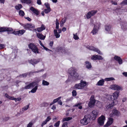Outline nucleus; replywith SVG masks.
Masks as SVG:
<instances>
[{"instance_id":"nucleus-13","label":"nucleus","mask_w":127,"mask_h":127,"mask_svg":"<svg viewBox=\"0 0 127 127\" xmlns=\"http://www.w3.org/2000/svg\"><path fill=\"white\" fill-rule=\"evenodd\" d=\"M40 61L39 59H33L28 61V62L30 64L34 66V65L39 63Z\"/></svg>"},{"instance_id":"nucleus-48","label":"nucleus","mask_w":127,"mask_h":127,"mask_svg":"<svg viewBox=\"0 0 127 127\" xmlns=\"http://www.w3.org/2000/svg\"><path fill=\"white\" fill-rule=\"evenodd\" d=\"M31 88L30 86V84L28 85L27 86H26L22 88V89H29Z\"/></svg>"},{"instance_id":"nucleus-34","label":"nucleus","mask_w":127,"mask_h":127,"mask_svg":"<svg viewBox=\"0 0 127 127\" xmlns=\"http://www.w3.org/2000/svg\"><path fill=\"white\" fill-rule=\"evenodd\" d=\"M120 5L123 6L125 5H127V0H124L120 3Z\"/></svg>"},{"instance_id":"nucleus-32","label":"nucleus","mask_w":127,"mask_h":127,"mask_svg":"<svg viewBox=\"0 0 127 127\" xmlns=\"http://www.w3.org/2000/svg\"><path fill=\"white\" fill-rule=\"evenodd\" d=\"M29 84L31 88H33L35 86L38 85V84L35 82H32L30 83Z\"/></svg>"},{"instance_id":"nucleus-18","label":"nucleus","mask_w":127,"mask_h":127,"mask_svg":"<svg viewBox=\"0 0 127 127\" xmlns=\"http://www.w3.org/2000/svg\"><path fill=\"white\" fill-rule=\"evenodd\" d=\"M92 60H102L103 59L102 57L98 55H94L91 58Z\"/></svg>"},{"instance_id":"nucleus-14","label":"nucleus","mask_w":127,"mask_h":127,"mask_svg":"<svg viewBox=\"0 0 127 127\" xmlns=\"http://www.w3.org/2000/svg\"><path fill=\"white\" fill-rule=\"evenodd\" d=\"M88 119V117L87 116H85L83 119H81L80 121L81 124L84 125H87L88 123L87 121Z\"/></svg>"},{"instance_id":"nucleus-58","label":"nucleus","mask_w":127,"mask_h":127,"mask_svg":"<svg viewBox=\"0 0 127 127\" xmlns=\"http://www.w3.org/2000/svg\"><path fill=\"white\" fill-rule=\"evenodd\" d=\"M73 37L75 40H77L79 39V37L76 35H74Z\"/></svg>"},{"instance_id":"nucleus-27","label":"nucleus","mask_w":127,"mask_h":127,"mask_svg":"<svg viewBox=\"0 0 127 127\" xmlns=\"http://www.w3.org/2000/svg\"><path fill=\"white\" fill-rule=\"evenodd\" d=\"M22 7V5L20 4H19L15 6V9L17 10H20Z\"/></svg>"},{"instance_id":"nucleus-61","label":"nucleus","mask_w":127,"mask_h":127,"mask_svg":"<svg viewBox=\"0 0 127 127\" xmlns=\"http://www.w3.org/2000/svg\"><path fill=\"white\" fill-rule=\"evenodd\" d=\"M72 97H71L69 98H68L66 99V101L67 102H68L69 101L72 100Z\"/></svg>"},{"instance_id":"nucleus-7","label":"nucleus","mask_w":127,"mask_h":127,"mask_svg":"<svg viewBox=\"0 0 127 127\" xmlns=\"http://www.w3.org/2000/svg\"><path fill=\"white\" fill-rule=\"evenodd\" d=\"M121 115L120 112L118 110L115 108L112 110V113L110 114L111 117H113L115 116H119Z\"/></svg>"},{"instance_id":"nucleus-25","label":"nucleus","mask_w":127,"mask_h":127,"mask_svg":"<svg viewBox=\"0 0 127 127\" xmlns=\"http://www.w3.org/2000/svg\"><path fill=\"white\" fill-rule=\"evenodd\" d=\"M114 105L115 102L114 101H113L111 103L109 104L106 107L108 108H112Z\"/></svg>"},{"instance_id":"nucleus-33","label":"nucleus","mask_w":127,"mask_h":127,"mask_svg":"<svg viewBox=\"0 0 127 127\" xmlns=\"http://www.w3.org/2000/svg\"><path fill=\"white\" fill-rule=\"evenodd\" d=\"M49 104L48 103H47L46 102H44L40 104V107H47V106Z\"/></svg>"},{"instance_id":"nucleus-15","label":"nucleus","mask_w":127,"mask_h":127,"mask_svg":"<svg viewBox=\"0 0 127 127\" xmlns=\"http://www.w3.org/2000/svg\"><path fill=\"white\" fill-rule=\"evenodd\" d=\"M113 122V119L112 118H108V120L104 127H108L111 125Z\"/></svg>"},{"instance_id":"nucleus-60","label":"nucleus","mask_w":127,"mask_h":127,"mask_svg":"<svg viewBox=\"0 0 127 127\" xmlns=\"http://www.w3.org/2000/svg\"><path fill=\"white\" fill-rule=\"evenodd\" d=\"M37 3L38 5H41L42 4L41 0H37Z\"/></svg>"},{"instance_id":"nucleus-11","label":"nucleus","mask_w":127,"mask_h":127,"mask_svg":"<svg viewBox=\"0 0 127 127\" xmlns=\"http://www.w3.org/2000/svg\"><path fill=\"white\" fill-rule=\"evenodd\" d=\"M13 29L9 27H0V32H11Z\"/></svg>"},{"instance_id":"nucleus-36","label":"nucleus","mask_w":127,"mask_h":127,"mask_svg":"<svg viewBox=\"0 0 127 127\" xmlns=\"http://www.w3.org/2000/svg\"><path fill=\"white\" fill-rule=\"evenodd\" d=\"M115 79L113 77L107 78L105 79V80L107 81H109L111 80H114Z\"/></svg>"},{"instance_id":"nucleus-49","label":"nucleus","mask_w":127,"mask_h":127,"mask_svg":"<svg viewBox=\"0 0 127 127\" xmlns=\"http://www.w3.org/2000/svg\"><path fill=\"white\" fill-rule=\"evenodd\" d=\"M72 95L73 96H75L77 95L76 92L75 90H73L72 92Z\"/></svg>"},{"instance_id":"nucleus-57","label":"nucleus","mask_w":127,"mask_h":127,"mask_svg":"<svg viewBox=\"0 0 127 127\" xmlns=\"http://www.w3.org/2000/svg\"><path fill=\"white\" fill-rule=\"evenodd\" d=\"M56 37L57 38H59L60 36V35L58 34V33H57L54 34Z\"/></svg>"},{"instance_id":"nucleus-37","label":"nucleus","mask_w":127,"mask_h":127,"mask_svg":"<svg viewBox=\"0 0 127 127\" xmlns=\"http://www.w3.org/2000/svg\"><path fill=\"white\" fill-rule=\"evenodd\" d=\"M19 13V15L22 16H23L25 15L24 12L22 10H20Z\"/></svg>"},{"instance_id":"nucleus-54","label":"nucleus","mask_w":127,"mask_h":127,"mask_svg":"<svg viewBox=\"0 0 127 127\" xmlns=\"http://www.w3.org/2000/svg\"><path fill=\"white\" fill-rule=\"evenodd\" d=\"M47 122L45 120L43 121L41 125V127H43L44 125L47 124Z\"/></svg>"},{"instance_id":"nucleus-63","label":"nucleus","mask_w":127,"mask_h":127,"mask_svg":"<svg viewBox=\"0 0 127 127\" xmlns=\"http://www.w3.org/2000/svg\"><path fill=\"white\" fill-rule=\"evenodd\" d=\"M63 47H59L58 48V50L59 51L61 50H62V51L63 48Z\"/></svg>"},{"instance_id":"nucleus-50","label":"nucleus","mask_w":127,"mask_h":127,"mask_svg":"<svg viewBox=\"0 0 127 127\" xmlns=\"http://www.w3.org/2000/svg\"><path fill=\"white\" fill-rule=\"evenodd\" d=\"M67 124V122H65L63 124L62 127H68Z\"/></svg>"},{"instance_id":"nucleus-10","label":"nucleus","mask_w":127,"mask_h":127,"mask_svg":"<svg viewBox=\"0 0 127 127\" xmlns=\"http://www.w3.org/2000/svg\"><path fill=\"white\" fill-rule=\"evenodd\" d=\"M99 112L96 110H93L92 112V119L93 120H95L97 117Z\"/></svg>"},{"instance_id":"nucleus-53","label":"nucleus","mask_w":127,"mask_h":127,"mask_svg":"<svg viewBox=\"0 0 127 127\" xmlns=\"http://www.w3.org/2000/svg\"><path fill=\"white\" fill-rule=\"evenodd\" d=\"M19 31H14L13 32V33L15 35H19Z\"/></svg>"},{"instance_id":"nucleus-64","label":"nucleus","mask_w":127,"mask_h":127,"mask_svg":"<svg viewBox=\"0 0 127 127\" xmlns=\"http://www.w3.org/2000/svg\"><path fill=\"white\" fill-rule=\"evenodd\" d=\"M125 76L127 77V72H123L122 73Z\"/></svg>"},{"instance_id":"nucleus-62","label":"nucleus","mask_w":127,"mask_h":127,"mask_svg":"<svg viewBox=\"0 0 127 127\" xmlns=\"http://www.w3.org/2000/svg\"><path fill=\"white\" fill-rule=\"evenodd\" d=\"M26 3L27 4H30L31 2V0H27V1H26Z\"/></svg>"},{"instance_id":"nucleus-35","label":"nucleus","mask_w":127,"mask_h":127,"mask_svg":"<svg viewBox=\"0 0 127 127\" xmlns=\"http://www.w3.org/2000/svg\"><path fill=\"white\" fill-rule=\"evenodd\" d=\"M26 32V31L25 30H22L19 31V35H21L23 34Z\"/></svg>"},{"instance_id":"nucleus-45","label":"nucleus","mask_w":127,"mask_h":127,"mask_svg":"<svg viewBox=\"0 0 127 127\" xmlns=\"http://www.w3.org/2000/svg\"><path fill=\"white\" fill-rule=\"evenodd\" d=\"M60 121H57L56 122L55 124L54 125V126L56 127H59L60 125Z\"/></svg>"},{"instance_id":"nucleus-3","label":"nucleus","mask_w":127,"mask_h":127,"mask_svg":"<svg viewBox=\"0 0 127 127\" xmlns=\"http://www.w3.org/2000/svg\"><path fill=\"white\" fill-rule=\"evenodd\" d=\"M86 83L85 81L81 80L80 83L76 84L74 86V88L78 89H81L86 85Z\"/></svg>"},{"instance_id":"nucleus-9","label":"nucleus","mask_w":127,"mask_h":127,"mask_svg":"<svg viewBox=\"0 0 127 127\" xmlns=\"http://www.w3.org/2000/svg\"><path fill=\"white\" fill-rule=\"evenodd\" d=\"M97 12V11L96 10H92L90 11H89L87 13L86 15L87 19H90L92 16L95 15Z\"/></svg>"},{"instance_id":"nucleus-28","label":"nucleus","mask_w":127,"mask_h":127,"mask_svg":"<svg viewBox=\"0 0 127 127\" xmlns=\"http://www.w3.org/2000/svg\"><path fill=\"white\" fill-rule=\"evenodd\" d=\"M104 82V80L103 79L99 80L97 83V84L99 86L103 85Z\"/></svg>"},{"instance_id":"nucleus-38","label":"nucleus","mask_w":127,"mask_h":127,"mask_svg":"<svg viewBox=\"0 0 127 127\" xmlns=\"http://www.w3.org/2000/svg\"><path fill=\"white\" fill-rule=\"evenodd\" d=\"M28 74V73H25L19 75V77H26Z\"/></svg>"},{"instance_id":"nucleus-23","label":"nucleus","mask_w":127,"mask_h":127,"mask_svg":"<svg viewBox=\"0 0 127 127\" xmlns=\"http://www.w3.org/2000/svg\"><path fill=\"white\" fill-rule=\"evenodd\" d=\"M120 25L121 26V28L124 31H125L127 30V28H126V26L127 24L126 23L124 22H122L120 23Z\"/></svg>"},{"instance_id":"nucleus-8","label":"nucleus","mask_w":127,"mask_h":127,"mask_svg":"<svg viewBox=\"0 0 127 127\" xmlns=\"http://www.w3.org/2000/svg\"><path fill=\"white\" fill-rule=\"evenodd\" d=\"M105 120V117L103 115H101L98 118V124L100 125H103L104 124V121Z\"/></svg>"},{"instance_id":"nucleus-2","label":"nucleus","mask_w":127,"mask_h":127,"mask_svg":"<svg viewBox=\"0 0 127 127\" xmlns=\"http://www.w3.org/2000/svg\"><path fill=\"white\" fill-rule=\"evenodd\" d=\"M28 46L29 48L35 53H39V49L37 46L34 44L33 43H30L28 45Z\"/></svg>"},{"instance_id":"nucleus-29","label":"nucleus","mask_w":127,"mask_h":127,"mask_svg":"<svg viewBox=\"0 0 127 127\" xmlns=\"http://www.w3.org/2000/svg\"><path fill=\"white\" fill-rule=\"evenodd\" d=\"M62 53H64L65 54H68L69 53L68 50L67 48H65L64 47L63 50L62 51Z\"/></svg>"},{"instance_id":"nucleus-4","label":"nucleus","mask_w":127,"mask_h":127,"mask_svg":"<svg viewBox=\"0 0 127 127\" xmlns=\"http://www.w3.org/2000/svg\"><path fill=\"white\" fill-rule=\"evenodd\" d=\"M96 100L95 99V96L94 95H92L91 96L90 101L89 102L88 105L90 108L92 107L95 105Z\"/></svg>"},{"instance_id":"nucleus-21","label":"nucleus","mask_w":127,"mask_h":127,"mask_svg":"<svg viewBox=\"0 0 127 127\" xmlns=\"http://www.w3.org/2000/svg\"><path fill=\"white\" fill-rule=\"evenodd\" d=\"M30 9L31 11L36 15H39V12L33 6H31Z\"/></svg>"},{"instance_id":"nucleus-43","label":"nucleus","mask_w":127,"mask_h":127,"mask_svg":"<svg viewBox=\"0 0 127 127\" xmlns=\"http://www.w3.org/2000/svg\"><path fill=\"white\" fill-rule=\"evenodd\" d=\"M56 28L57 29H58L59 28V23L58 21V20L57 19H56Z\"/></svg>"},{"instance_id":"nucleus-22","label":"nucleus","mask_w":127,"mask_h":127,"mask_svg":"<svg viewBox=\"0 0 127 127\" xmlns=\"http://www.w3.org/2000/svg\"><path fill=\"white\" fill-rule=\"evenodd\" d=\"M111 28V26L110 25H107L105 26V30L106 31L108 32L109 33L112 34V32L110 31Z\"/></svg>"},{"instance_id":"nucleus-17","label":"nucleus","mask_w":127,"mask_h":127,"mask_svg":"<svg viewBox=\"0 0 127 127\" xmlns=\"http://www.w3.org/2000/svg\"><path fill=\"white\" fill-rule=\"evenodd\" d=\"M114 59L118 62L119 64H121L123 63V61L121 58L118 56L115 55L114 57Z\"/></svg>"},{"instance_id":"nucleus-51","label":"nucleus","mask_w":127,"mask_h":127,"mask_svg":"<svg viewBox=\"0 0 127 127\" xmlns=\"http://www.w3.org/2000/svg\"><path fill=\"white\" fill-rule=\"evenodd\" d=\"M29 104L28 105L25 106V107H24L22 108L23 110H27L29 107Z\"/></svg>"},{"instance_id":"nucleus-5","label":"nucleus","mask_w":127,"mask_h":127,"mask_svg":"<svg viewBox=\"0 0 127 127\" xmlns=\"http://www.w3.org/2000/svg\"><path fill=\"white\" fill-rule=\"evenodd\" d=\"M23 26L24 28V29L29 30H31L32 29L35 27L34 25L32 24L27 23L25 24H23Z\"/></svg>"},{"instance_id":"nucleus-52","label":"nucleus","mask_w":127,"mask_h":127,"mask_svg":"<svg viewBox=\"0 0 127 127\" xmlns=\"http://www.w3.org/2000/svg\"><path fill=\"white\" fill-rule=\"evenodd\" d=\"M51 119V117L50 116H49L47 117L45 121H46V122H48Z\"/></svg>"},{"instance_id":"nucleus-47","label":"nucleus","mask_w":127,"mask_h":127,"mask_svg":"<svg viewBox=\"0 0 127 127\" xmlns=\"http://www.w3.org/2000/svg\"><path fill=\"white\" fill-rule=\"evenodd\" d=\"M21 98L19 97L18 98H16L14 97H13L12 100H15V101H20L21 100Z\"/></svg>"},{"instance_id":"nucleus-46","label":"nucleus","mask_w":127,"mask_h":127,"mask_svg":"<svg viewBox=\"0 0 127 127\" xmlns=\"http://www.w3.org/2000/svg\"><path fill=\"white\" fill-rule=\"evenodd\" d=\"M44 5L47 8H51L50 7V5L48 3H45L44 4Z\"/></svg>"},{"instance_id":"nucleus-24","label":"nucleus","mask_w":127,"mask_h":127,"mask_svg":"<svg viewBox=\"0 0 127 127\" xmlns=\"http://www.w3.org/2000/svg\"><path fill=\"white\" fill-rule=\"evenodd\" d=\"M36 36L38 38L41 40H44L46 37V36H44L42 34L39 33H37Z\"/></svg>"},{"instance_id":"nucleus-56","label":"nucleus","mask_w":127,"mask_h":127,"mask_svg":"<svg viewBox=\"0 0 127 127\" xmlns=\"http://www.w3.org/2000/svg\"><path fill=\"white\" fill-rule=\"evenodd\" d=\"M5 47V46L3 44H0V49H3Z\"/></svg>"},{"instance_id":"nucleus-30","label":"nucleus","mask_w":127,"mask_h":127,"mask_svg":"<svg viewBox=\"0 0 127 127\" xmlns=\"http://www.w3.org/2000/svg\"><path fill=\"white\" fill-rule=\"evenodd\" d=\"M38 85L35 86L34 88L32 89L30 91V92L32 93H35L38 88Z\"/></svg>"},{"instance_id":"nucleus-31","label":"nucleus","mask_w":127,"mask_h":127,"mask_svg":"<svg viewBox=\"0 0 127 127\" xmlns=\"http://www.w3.org/2000/svg\"><path fill=\"white\" fill-rule=\"evenodd\" d=\"M72 119V118L71 117H66L63 119V122H64L65 121H68L71 120Z\"/></svg>"},{"instance_id":"nucleus-55","label":"nucleus","mask_w":127,"mask_h":127,"mask_svg":"<svg viewBox=\"0 0 127 127\" xmlns=\"http://www.w3.org/2000/svg\"><path fill=\"white\" fill-rule=\"evenodd\" d=\"M44 71V70L43 69H42L41 70H39L37 71H35L33 72L34 73H38L39 72L43 71Z\"/></svg>"},{"instance_id":"nucleus-44","label":"nucleus","mask_w":127,"mask_h":127,"mask_svg":"<svg viewBox=\"0 0 127 127\" xmlns=\"http://www.w3.org/2000/svg\"><path fill=\"white\" fill-rule=\"evenodd\" d=\"M61 98V97H59L58 98L54 99L53 100V103H55L58 102V101Z\"/></svg>"},{"instance_id":"nucleus-12","label":"nucleus","mask_w":127,"mask_h":127,"mask_svg":"<svg viewBox=\"0 0 127 127\" xmlns=\"http://www.w3.org/2000/svg\"><path fill=\"white\" fill-rule=\"evenodd\" d=\"M87 48L90 50L96 52L99 54L101 55L102 54V53L99 49L93 46H89L87 47Z\"/></svg>"},{"instance_id":"nucleus-39","label":"nucleus","mask_w":127,"mask_h":127,"mask_svg":"<svg viewBox=\"0 0 127 127\" xmlns=\"http://www.w3.org/2000/svg\"><path fill=\"white\" fill-rule=\"evenodd\" d=\"M51 11V8H47L46 9H45L44 11V12L45 13H48L49 12H50Z\"/></svg>"},{"instance_id":"nucleus-20","label":"nucleus","mask_w":127,"mask_h":127,"mask_svg":"<svg viewBox=\"0 0 127 127\" xmlns=\"http://www.w3.org/2000/svg\"><path fill=\"white\" fill-rule=\"evenodd\" d=\"M30 9L31 11L36 15H39V12L33 6H31Z\"/></svg>"},{"instance_id":"nucleus-6","label":"nucleus","mask_w":127,"mask_h":127,"mask_svg":"<svg viewBox=\"0 0 127 127\" xmlns=\"http://www.w3.org/2000/svg\"><path fill=\"white\" fill-rule=\"evenodd\" d=\"M119 94V92L117 91L114 92L112 95H110L109 96V98L110 99V100H112L113 101L116 99L118 97Z\"/></svg>"},{"instance_id":"nucleus-59","label":"nucleus","mask_w":127,"mask_h":127,"mask_svg":"<svg viewBox=\"0 0 127 127\" xmlns=\"http://www.w3.org/2000/svg\"><path fill=\"white\" fill-rule=\"evenodd\" d=\"M32 124L31 122H30L28 125L27 127H32Z\"/></svg>"},{"instance_id":"nucleus-40","label":"nucleus","mask_w":127,"mask_h":127,"mask_svg":"<svg viewBox=\"0 0 127 127\" xmlns=\"http://www.w3.org/2000/svg\"><path fill=\"white\" fill-rule=\"evenodd\" d=\"M42 84L43 85L45 86H47L49 84V82L44 80H43V81Z\"/></svg>"},{"instance_id":"nucleus-1","label":"nucleus","mask_w":127,"mask_h":127,"mask_svg":"<svg viewBox=\"0 0 127 127\" xmlns=\"http://www.w3.org/2000/svg\"><path fill=\"white\" fill-rule=\"evenodd\" d=\"M76 71V69L74 67H71L69 69L68 73L73 79L77 78L79 76Z\"/></svg>"},{"instance_id":"nucleus-42","label":"nucleus","mask_w":127,"mask_h":127,"mask_svg":"<svg viewBox=\"0 0 127 127\" xmlns=\"http://www.w3.org/2000/svg\"><path fill=\"white\" fill-rule=\"evenodd\" d=\"M97 31V29L94 28L93 30L91 32V33H92L93 34H95Z\"/></svg>"},{"instance_id":"nucleus-19","label":"nucleus","mask_w":127,"mask_h":127,"mask_svg":"<svg viewBox=\"0 0 127 127\" xmlns=\"http://www.w3.org/2000/svg\"><path fill=\"white\" fill-rule=\"evenodd\" d=\"M45 27L44 25L42 24L41 25V27H38L36 28V29H35V31L36 30V31H38V32H40L44 30H45Z\"/></svg>"},{"instance_id":"nucleus-41","label":"nucleus","mask_w":127,"mask_h":127,"mask_svg":"<svg viewBox=\"0 0 127 127\" xmlns=\"http://www.w3.org/2000/svg\"><path fill=\"white\" fill-rule=\"evenodd\" d=\"M5 96L6 98H8L9 99L11 100H12L13 97L9 96L6 93L5 95Z\"/></svg>"},{"instance_id":"nucleus-26","label":"nucleus","mask_w":127,"mask_h":127,"mask_svg":"<svg viewBox=\"0 0 127 127\" xmlns=\"http://www.w3.org/2000/svg\"><path fill=\"white\" fill-rule=\"evenodd\" d=\"M86 67L88 69L91 68L92 67V65L91 63L88 61H86L85 62Z\"/></svg>"},{"instance_id":"nucleus-16","label":"nucleus","mask_w":127,"mask_h":127,"mask_svg":"<svg viewBox=\"0 0 127 127\" xmlns=\"http://www.w3.org/2000/svg\"><path fill=\"white\" fill-rule=\"evenodd\" d=\"M110 88L112 89L117 90H120L122 88L121 87L115 84L111 85Z\"/></svg>"}]
</instances>
